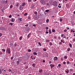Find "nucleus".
Wrapping results in <instances>:
<instances>
[{
  "label": "nucleus",
  "mask_w": 75,
  "mask_h": 75,
  "mask_svg": "<svg viewBox=\"0 0 75 75\" xmlns=\"http://www.w3.org/2000/svg\"><path fill=\"white\" fill-rule=\"evenodd\" d=\"M9 25H13V23H9Z\"/></svg>",
  "instance_id": "72a5a7b5"
},
{
  "label": "nucleus",
  "mask_w": 75,
  "mask_h": 75,
  "mask_svg": "<svg viewBox=\"0 0 75 75\" xmlns=\"http://www.w3.org/2000/svg\"><path fill=\"white\" fill-rule=\"evenodd\" d=\"M54 38H55V39H57V37L55 36V37H54Z\"/></svg>",
  "instance_id": "680f3d73"
},
{
  "label": "nucleus",
  "mask_w": 75,
  "mask_h": 75,
  "mask_svg": "<svg viewBox=\"0 0 75 75\" xmlns=\"http://www.w3.org/2000/svg\"><path fill=\"white\" fill-rule=\"evenodd\" d=\"M34 17V18L35 20H37V17H36V16H35L33 17Z\"/></svg>",
  "instance_id": "6e6552de"
},
{
  "label": "nucleus",
  "mask_w": 75,
  "mask_h": 75,
  "mask_svg": "<svg viewBox=\"0 0 75 75\" xmlns=\"http://www.w3.org/2000/svg\"><path fill=\"white\" fill-rule=\"evenodd\" d=\"M14 46L15 47H16L17 46V44L16 43H15L14 45Z\"/></svg>",
  "instance_id": "58836bf2"
},
{
  "label": "nucleus",
  "mask_w": 75,
  "mask_h": 75,
  "mask_svg": "<svg viewBox=\"0 0 75 75\" xmlns=\"http://www.w3.org/2000/svg\"><path fill=\"white\" fill-rule=\"evenodd\" d=\"M28 52H31V50L30 49H28Z\"/></svg>",
  "instance_id": "cd10ccee"
},
{
  "label": "nucleus",
  "mask_w": 75,
  "mask_h": 75,
  "mask_svg": "<svg viewBox=\"0 0 75 75\" xmlns=\"http://www.w3.org/2000/svg\"><path fill=\"white\" fill-rule=\"evenodd\" d=\"M67 51H70V48H68L67 49Z\"/></svg>",
  "instance_id": "7c9ffc66"
},
{
  "label": "nucleus",
  "mask_w": 75,
  "mask_h": 75,
  "mask_svg": "<svg viewBox=\"0 0 75 75\" xmlns=\"http://www.w3.org/2000/svg\"><path fill=\"white\" fill-rule=\"evenodd\" d=\"M0 30H4L5 28L4 27H1L0 28Z\"/></svg>",
  "instance_id": "20e7f679"
},
{
  "label": "nucleus",
  "mask_w": 75,
  "mask_h": 75,
  "mask_svg": "<svg viewBox=\"0 0 75 75\" xmlns=\"http://www.w3.org/2000/svg\"><path fill=\"white\" fill-rule=\"evenodd\" d=\"M49 22V19H47L46 23H48Z\"/></svg>",
  "instance_id": "ddd939ff"
},
{
  "label": "nucleus",
  "mask_w": 75,
  "mask_h": 75,
  "mask_svg": "<svg viewBox=\"0 0 75 75\" xmlns=\"http://www.w3.org/2000/svg\"><path fill=\"white\" fill-rule=\"evenodd\" d=\"M13 8V5H11L10 6V8Z\"/></svg>",
  "instance_id": "6ab92c4d"
},
{
  "label": "nucleus",
  "mask_w": 75,
  "mask_h": 75,
  "mask_svg": "<svg viewBox=\"0 0 75 75\" xmlns=\"http://www.w3.org/2000/svg\"><path fill=\"white\" fill-rule=\"evenodd\" d=\"M2 35H3L2 34V33H0V37H1V36H2Z\"/></svg>",
  "instance_id": "c9c22d12"
},
{
  "label": "nucleus",
  "mask_w": 75,
  "mask_h": 75,
  "mask_svg": "<svg viewBox=\"0 0 75 75\" xmlns=\"http://www.w3.org/2000/svg\"><path fill=\"white\" fill-rule=\"evenodd\" d=\"M58 67H61V64H58Z\"/></svg>",
  "instance_id": "de8ad7c7"
},
{
  "label": "nucleus",
  "mask_w": 75,
  "mask_h": 75,
  "mask_svg": "<svg viewBox=\"0 0 75 75\" xmlns=\"http://www.w3.org/2000/svg\"><path fill=\"white\" fill-rule=\"evenodd\" d=\"M28 25H25V26H26V27H28Z\"/></svg>",
  "instance_id": "13d9d810"
},
{
  "label": "nucleus",
  "mask_w": 75,
  "mask_h": 75,
  "mask_svg": "<svg viewBox=\"0 0 75 75\" xmlns=\"http://www.w3.org/2000/svg\"><path fill=\"white\" fill-rule=\"evenodd\" d=\"M9 18H11L12 17V16H11V15H10L9 16Z\"/></svg>",
  "instance_id": "473e14b6"
},
{
  "label": "nucleus",
  "mask_w": 75,
  "mask_h": 75,
  "mask_svg": "<svg viewBox=\"0 0 75 75\" xmlns=\"http://www.w3.org/2000/svg\"><path fill=\"white\" fill-rule=\"evenodd\" d=\"M34 14H35L36 15H37V12L36 11H35L34 12Z\"/></svg>",
  "instance_id": "a211bd4d"
},
{
  "label": "nucleus",
  "mask_w": 75,
  "mask_h": 75,
  "mask_svg": "<svg viewBox=\"0 0 75 75\" xmlns=\"http://www.w3.org/2000/svg\"><path fill=\"white\" fill-rule=\"evenodd\" d=\"M45 62V61L44 60H43V62H44H44Z\"/></svg>",
  "instance_id": "3c124183"
},
{
  "label": "nucleus",
  "mask_w": 75,
  "mask_h": 75,
  "mask_svg": "<svg viewBox=\"0 0 75 75\" xmlns=\"http://www.w3.org/2000/svg\"><path fill=\"white\" fill-rule=\"evenodd\" d=\"M22 38H23V36H21L19 38L20 40H21V39H22Z\"/></svg>",
  "instance_id": "f8f14e48"
},
{
  "label": "nucleus",
  "mask_w": 75,
  "mask_h": 75,
  "mask_svg": "<svg viewBox=\"0 0 75 75\" xmlns=\"http://www.w3.org/2000/svg\"><path fill=\"white\" fill-rule=\"evenodd\" d=\"M6 52H8V54H10L11 52H10V49L7 48L6 50Z\"/></svg>",
  "instance_id": "f03ea898"
},
{
  "label": "nucleus",
  "mask_w": 75,
  "mask_h": 75,
  "mask_svg": "<svg viewBox=\"0 0 75 75\" xmlns=\"http://www.w3.org/2000/svg\"><path fill=\"white\" fill-rule=\"evenodd\" d=\"M57 58H57V57H54V60H55V61H57Z\"/></svg>",
  "instance_id": "0eeeda50"
},
{
  "label": "nucleus",
  "mask_w": 75,
  "mask_h": 75,
  "mask_svg": "<svg viewBox=\"0 0 75 75\" xmlns=\"http://www.w3.org/2000/svg\"><path fill=\"white\" fill-rule=\"evenodd\" d=\"M27 13H25V14H24V16H27Z\"/></svg>",
  "instance_id": "f704fd0d"
},
{
  "label": "nucleus",
  "mask_w": 75,
  "mask_h": 75,
  "mask_svg": "<svg viewBox=\"0 0 75 75\" xmlns=\"http://www.w3.org/2000/svg\"><path fill=\"white\" fill-rule=\"evenodd\" d=\"M60 21H62V18L60 19Z\"/></svg>",
  "instance_id": "79ce46f5"
},
{
  "label": "nucleus",
  "mask_w": 75,
  "mask_h": 75,
  "mask_svg": "<svg viewBox=\"0 0 75 75\" xmlns=\"http://www.w3.org/2000/svg\"><path fill=\"white\" fill-rule=\"evenodd\" d=\"M57 2L56 1H54L53 2V5L55 7H57Z\"/></svg>",
  "instance_id": "f257e3e1"
},
{
  "label": "nucleus",
  "mask_w": 75,
  "mask_h": 75,
  "mask_svg": "<svg viewBox=\"0 0 75 75\" xmlns=\"http://www.w3.org/2000/svg\"><path fill=\"white\" fill-rule=\"evenodd\" d=\"M70 71H73V70H72V69H70Z\"/></svg>",
  "instance_id": "603ef678"
},
{
  "label": "nucleus",
  "mask_w": 75,
  "mask_h": 75,
  "mask_svg": "<svg viewBox=\"0 0 75 75\" xmlns=\"http://www.w3.org/2000/svg\"><path fill=\"white\" fill-rule=\"evenodd\" d=\"M64 59H67V56H64Z\"/></svg>",
  "instance_id": "bb28decb"
},
{
  "label": "nucleus",
  "mask_w": 75,
  "mask_h": 75,
  "mask_svg": "<svg viewBox=\"0 0 75 75\" xmlns=\"http://www.w3.org/2000/svg\"><path fill=\"white\" fill-rule=\"evenodd\" d=\"M9 72H11V69H9Z\"/></svg>",
  "instance_id": "49530a36"
},
{
  "label": "nucleus",
  "mask_w": 75,
  "mask_h": 75,
  "mask_svg": "<svg viewBox=\"0 0 75 75\" xmlns=\"http://www.w3.org/2000/svg\"><path fill=\"white\" fill-rule=\"evenodd\" d=\"M67 64L68 65V64H69V62L67 61Z\"/></svg>",
  "instance_id": "c756f323"
},
{
  "label": "nucleus",
  "mask_w": 75,
  "mask_h": 75,
  "mask_svg": "<svg viewBox=\"0 0 75 75\" xmlns=\"http://www.w3.org/2000/svg\"><path fill=\"white\" fill-rule=\"evenodd\" d=\"M61 42H63V40H61Z\"/></svg>",
  "instance_id": "e2e57ef3"
},
{
  "label": "nucleus",
  "mask_w": 75,
  "mask_h": 75,
  "mask_svg": "<svg viewBox=\"0 0 75 75\" xmlns=\"http://www.w3.org/2000/svg\"><path fill=\"white\" fill-rule=\"evenodd\" d=\"M18 6H19L18 3L16 5V7H18Z\"/></svg>",
  "instance_id": "c85d7f7f"
},
{
  "label": "nucleus",
  "mask_w": 75,
  "mask_h": 75,
  "mask_svg": "<svg viewBox=\"0 0 75 75\" xmlns=\"http://www.w3.org/2000/svg\"><path fill=\"white\" fill-rule=\"evenodd\" d=\"M46 42H50V40H46Z\"/></svg>",
  "instance_id": "4c0bfd02"
},
{
  "label": "nucleus",
  "mask_w": 75,
  "mask_h": 75,
  "mask_svg": "<svg viewBox=\"0 0 75 75\" xmlns=\"http://www.w3.org/2000/svg\"><path fill=\"white\" fill-rule=\"evenodd\" d=\"M66 72H67V74H68V72H69L68 70H67V71H66Z\"/></svg>",
  "instance_id": "a878e982"
},
{
  "label": "nucleus",
  "mask_w": 75,
  "mask_h": 75,
  "mask_svg": "<svg viewBox=\"0 0 75 75\" xmlns=\"http://www.w3.org/2000/svg\"><path fill=\"white\" fill-rule=\"evenodd\" d=\"M1 69H0V74H1Z\"/></svg>",
  "instance_id": "37998d69"
},
{
  "label": "nucleus",
  "mask_w": 75,
  "mask_h": 75,
  "mask_svg": "<svg viewBox=\"0 0 75 75\" xmlns=\"http://www.w3.org/2000/svg\"><path fill=\"white\" fill-rule=\"evenodd\" d=\"M33 53L34 55H37V53L36 52H34Z\"/></svg>",
  "instance_id": "9b49d317"
},
{
  "label": "nucleus",
  "mask_w": 75,
  "mask_h": 75,
  "mask_svg": "<svg viewBox=\"0 0 75 75\" xmlns=\"http://www.w3.org/2000/svg\"><path fill=\"white\" fill-rule=\"evenodd\" d=\"M28 1L29 2H31V0H28Z\"/></svg>",
  "instance_id": "bf43d9fd"
},
{
  "label": "nucleus",
  "mask_w": 75,
  "mask_h": 75,
  "mask_svg": "<svg viewBox=\"0 0 75 75\" xmlns=\"http://www.w3.org/2000/svg\"><path fill=\"white\" fill-rule=\"evenodd\" d=\"M69 45L70 47H72V45L71 43L69 44Z\"/></svg>",
  "instance_id": "f3484780"
},
{
  "label": "nucleus",
  "mask_w": 75,
  "mask_h": 75,
  "mask_svg": "<svg viewBox=\"0 0 75 75\" xmlns=\"http://www.w3.org/2000/svg\"><path fill=\"white\" fill-rule=\"evenodd\" d=\"M25 5V3H23L22 5H20V8H21V7H23V6H24Z\"/></svg>",
  "instance_id": "7ed1b4c3"
},
{
  "label": "nucleus",
  "mask_w": 75,
  "mask_h": 75,
  "mask_svg": "<svg viewBox=\"0 0 75 75\" xmlns=\"http://www.w3.org/2000/svg\"><path fill=\"white\" fill-rule=\"evenodd\" d=\"M42 70L41 69L40 70H39V72H40V73H41V72H42Z\"/></svg>",
  "instance_id": "4468645a"
},
{
  "label": "nucleus",
  "mask_w": 75,
  "mask_h": 75,
  "mask_svg": "<svg viewBox=\"0 0 75 75\" xmlns=\"http://www.w3.org/2000/svg\"><path fill=\"white\" fill-rule=\"evenodd\" d=\"M2 51H4V52H5V51H6V50H4V49H2Z\"/></svg>",
  "instance_id": "2f4dec72"
},
{
  "label": "nucleus",
  "mask_w": 75,
  "mask_h": 75,
  "mask_svg": "<svg viewBox=\"0 0 75 75\" xmlns=\"http://www.w3.org/2000/svg\"><path fill=\"white\" fill-rule=\"evenodd\" d=\"M10 45L11 46H12V45H13V44L12 43H11L10 44Z\"/></svg>",
  "instance_id": "5fc2aeb1"
},
{
  "label": "nucleus",
  "mask_w": 75,
  "mask_h": 75,
  "mask_svg": "<svg viewBox=\"0 0 75 75\" xmlns=\"http://www.w3.org/2000/svg\"><path fill=\"white\" fill-rule=\"evenodd\" d=\"M32 66H33V67H35V64L33 63V65H32Z\"/></svg>",
  "instance_id": "aec40b11"
},
{
  "label": "nucleus",
  "mask_w": 75,
  "mask_h": 75,
  "mask_svg": "<svg viewBox=\"0 0 75 75\" xmlns=\"http://www.w3.org/2000/svg\"><path fill=\"white\" fill-rule=\"evenodd\" d=\"M11 22H14V21H15L14 19H13V18H12V19H11Z\"/></svg>",
  "instance_id": "423d86ee"
},
{
  "label": "nucleus",
  "mask_w": 75,
  "mask_h": 75,
  "mask_svg": "<svg viewBox=\"0 0 75 75\" xmlns=\"http://www.w3.org/2000/svg\"><path fill=\"white\" fill-rule=\"evenodd\" d=\"M18 61L19 62H21V60L20 59H18Z\"/></svg>",
  "instance_id": "412c9836"
},
{
  "label": "nucleus",
  "mask_w": 75,
  "mask_h": 75,
  "mask_svg": "<svg viewBox=\"0 0 75 75\" xmlns=\"http://www.w3.org/2000/svg\"><path fill=\"white\" fill-rule=\"evenodd\" d=\"M55 30L54 29H52V32L53 33H55Z\"/></svg>",
  "instance_id": "dca6fc26"
},
{
  "label": "nucleus",
  "mask_w": 75,
  "mask_h": 75,
  "mask_svg": "<svg viewBox=\"0 0 75 75\" xmlns=\"http://www.w3.org/2000/svg\"><path fill=\"white\" fill-rule=\"evenodd\" d=\"M49 33L50 34H51V29L49 30Z\"/></svg>",
  "instance_id": "9d476101"
},
{
  "label": "nucleus",
  "mask_w": 75,
  "mask_h": 75,
  "mask_svg": "<svg viewBox=\"0 0 75 75\" xmlns=\"http://www.w3.org/2000/svg\"><path fill=\"white\" fill-rule=\"evenodd\" d=\"M33 27H36V25H33Z\"/></svg>",
  "instance_id": "09e8293b"
},
{
  "label": "nucleus",
  "mask_w": 75,
  "mask_h": 75,
  "mask_svg": "<svg viewBox=\"0 0 75 75\" xmlns=\"http://www.w3.org/2000/svg\"><path fill=\"white\" fill-rule=\"evenodd\" d=\"M73 75H75V73H74Z\"/></svg>",
  "instance_id": "774afa93"
},
{
  "label": "nucleus",
  "mask_w": 75,
  "mask_h": 75,
  "mask_svg": "<svg viewBox=\"0 0 75 75\" xmlns=\"http://www.w3.org/2000/svg\"><path fill=\"white\" fill-rule=\"evenodd\" d=\"M46 30H48V27H46Z\"/></svg>",
  "instance_id": "c03bdc74"
},
{
  "label": "nucleus",
  "mask_w": 75,
  "mask_h": 75,
  "mask_svg": "<svg viewBox=\"0 0 75 75\" xmlns=\"http://www.w3.org/2000/svg\"><path fill=\"white\" fill-rule=\"evenodd\" d=\"M0 54L1 55H2V54H3V53H2V52H1L0 53Z\"/></svg>",
  "instance_id": "338daca9"
},
{
  "label": "nucleus",
  "mask_w": 75,
  "mask_h": 75,
  "mask_svg": "<svg viewBox=\"0 0 75 75\" xmlns=\"http://www.w3.org/2000/svg\"><path fill=\"white\" fill-rule=\"evenodd\" d=\"M48 32H46V34H48Z\"/></svg>",
  "instance_id": "4d7b16f0"
},
{
  "label": "nucleus",
  "mask_w": 75,
  "mask_h": 75,
  "mask_svg": "<svg viewBox=\"0 0 75 75\" xmlns=\"http://www.w3.org/2000/svg\"><path fill=\"white\" fill-rule=\"evenodd\" d=\"M38 44L39 45H40V46H41V44L40 42H38Z\"/></svg>",
  "instance_id": "4be33fe9"
},
{
  "label": "nucleus",
  "mask_w": 75,
  "mask_h": 75,
  "mask_svg": "<svg viewBox=\"0 0 75 75\" xmlns=\"http://www.w3.org/2000/svg\"><path fill=\"white\" fill-rule=\"evenodd\" d=\"M73 41H75V39H73Z\"/></svg>",
  "instance_id": "6e6d98bb"
},
{
  "label": "nucleus",
  "mask_w": 75,
  "mask_h": 75,
  "mask_svg": "<svg viewBox=\"0 0 75 75\" xmlns=\"http://www.w3.org/2000/svg\"><path fill=\"white\" fill-rule=\"evenodd\" d=\"M73 13H74V14H75V11Z\"/></svg>",
  "instance_id": "69168bd1"
},
{
  "label": "nucleus",
  "mask_w": 75,
  "mask_h": 75,
  "mask_svg": "<svg viewBox=\"0 0 75 75\" xmlns=\"http://www.w3.org/2000/svg\"><path fill=\"white\" fill-rule=\"evenodd\" d=\"M64 32H67V29H65V30H64Z\"/></svg>",
  "instance_id": "ea45409f"
},
{
  "label": "nucleus",
  "mask_w": 75,
  "mask_h": 75,
  "mask_svg": "<svg viewBox=\"0 0 75 75\" xmlns=\"http://www.w3.org/2000/svg\"><path fill=\"white\" fill-rule=\"evenodd\" d=\"M48 11H50V10H47L45 11V12H47V13L48 12Z\"/></svg>",
  "instance_id": "2eb2a0df"
},
{
  "label": "nucleus",
  "mask_w": 75,
  "mask_h": 75,
  "mask_svg": "<svg viewBox=\"0 0 75 75\" xmlns=\"http://www.w3.org/2000/svg\"><path fill=\"white\" fill-rule=\"evenodd\" d=\"M28 19H30V17H28Z\"/></svg>",
  "instance_id": "052dcab7"
},
{
  "label": "nucleus",
  "mask_w": 75,
  "mask_h": 75,
  "mask_svg": "<svg viewBox=\"0 0 75 75\" xmlns=\"http://www.w3.org/2000/svg\"><path fill=\"white\" fill-rule=\"evenodd\" d=\"M16 62L17 63V65H18L19 64V62L18 61Z\"/></svg>",
  "instance_id": "e433bc0d"
},
{
  "label": "nucleus",
  "mask_w": 75,
  "mask_h": 75,
  "mask_svg": "<svg viewBox=\"0 0 75 75\" xmlns=\"http://www.w3.org/2000/svg\"><path fill=\"white\" fill-rule=\"evenodd\" d=\"M50 67H51V69H52L53 68V67H55V65H52V64H51L50 65Z\"/></svg>",
  "instance_id": "39448f33"
},
{
  "label": "nucleus",
  "mask_w": 75,
  "mask_h": 75,
  "mask_svg": "<svg viewBox=\"0 0 75 75\" xmlns=\"http://www.w3.org/2000/svg\"><path fill=\"white\" fill-rule=\"evenodd\" d=\"M65 64H66V62H63V64H64V65H65Z\"/></svg>",
  "instance_id": "a19ab883"
},
{
  "label": "nucleus",
  "mask_w": 75,
  "mask_h": 75,
  "mask_svg": "<svg viewBox=\"0 0 75 75\" xmlns=\"http://www.w3.org/2000/svg\"><path fill=\"white\" fill-rule=\"evenodd\" d=\"M13 59V57H11V59L12 60Z\"/></svg>",
  "instance_id": "a18cd8bd"
},
{
  "label": "nucleus",
  "mask_w": 75,
  "mask_h": 75,
  "mask_svg": "<svg viewBox=\"0 0 75 75\" xmlns=\"http://www.w3.org/2000/svg\"><path fill=\"white\" fill-rule=\"evenodd\" d=\"M59 45H61V44H62V42H60L59 43Z\"/></svg>",
  "instance_id": "864d4df0"
},
{
  "label": "nucleus",
  "mask_w": 75,
  "mask_h": 75,
  "mask_svg": "<svg viewBox=\"0 0 75 75\" xmlns=\"http://www.w3.org/2000/svg\"><path fill=\"white\" fill-rule=\"evenodd\" d=\"M21 19H22V18H19L18 19V20H20V21H22V20H21Z\"/></svg>",
  "instance_id": "b1692460"
},
{
  "label": "nucleus",
  "mask_w": 75,
  "mask_h": 75,
  "mask_svg": "<svg viewBox=\"0 0 75 75\" xmlns=\"http://www.w3.org/2000/svg\"><path fill=\"white\" fill-rule=\"evenodd\" d=\"M31 8H34V6H31Z\"/></svg>",
  "instance_id": "0e129e2a"
},
{
  "label": "nucleus",
  "mask_w": 75,
  "mask_h": 75,
  "mask_svg": "<svg viewBox=\"0 0 75 75\" xmlns=\"http://www.w3.org/2000/svg\"><path fill=\"white\" fill-rule=\"evenodd\" d=\"M52 45V43H50V46H51Z\"/></svg>",
  "instance_id": "393cba45"
},
{
  "label": "nucleus",
  "mask_w": 75,
  "mask_h": 75,
  "mask_svg": "<svg viewBox=\"0 0 75 75\" xmlns=\"http://www.w3.org/2000/svg\"><path fill=\"white\" fill-rule=\"evenodd\" d=\"M43 51H47V50L46 49H44V48L43 49Z\"/></svg>",
  "instance_id": "5701e85b"
},
{
  "label": "nucleus",
  "mask_w": 75,
  "mask_h": 75,
  "mask_svg": "<svg viewBox=\"0 0 75 75\" xmlns=\"http://www.w3.org/2000/svg\"><path fill=\"white\" fill-rule=\"evenodd\" d=\"M30 35H31V33H29L28 35V38H29L30 37Z\"/></svg>",
  "instance_id": "1a4fd4ad"
},
{
  "label": "nucleus",
  "mask_w": 75,
  "mask_h": 75,
  "mask_svg": "<svg viewBox=\"0 0 75 75\" xmlns=\"http://www.w3.org/2000/svg\"><path fill=\"white\" fill-rule=\"evenodd\" d=\"M49 62V64H51V61H50Z\"/></svg>",
  "instance_id": "8fccbe9b"
}]
</instances>
